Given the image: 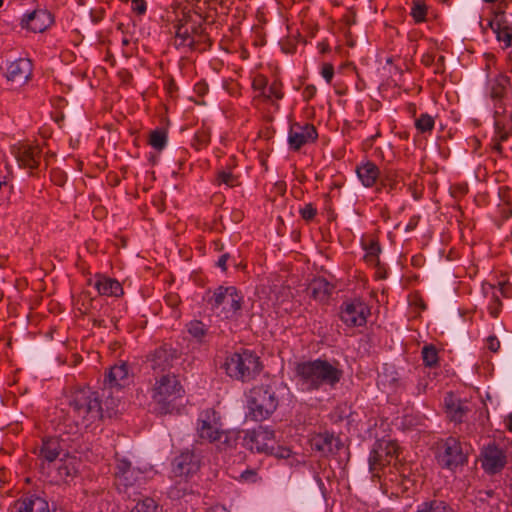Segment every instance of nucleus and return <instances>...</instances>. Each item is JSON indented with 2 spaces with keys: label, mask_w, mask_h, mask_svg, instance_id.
<instances>
[{
  "label": "nucleus",
  "mask_w": 512,
  "mask_h": 512,
  "mask_svg": "<svg viewBox=\"0 0 512 512\" xmlns=\"http://www.w3.org/2000/svg\"><path fill=\"white\" fill-rule=\"evenodd\" d=\"M439 463L449 469L462 465L466 461V455L461 444L455 438H448L444 444V450L438 456Z\"/></svg>",
  "instance_id": "2eb2a0df"
},
{
  "label": "nucleus",
  "mask_w": 512,
  "mask_h": 512,
  "mask_svg": "<svg viewBox=\"0 0 512 512\" xmlns=\"http://www.w3.org/2000/svg\"><path fill=\"white\" fill-rule=\"evenodd\" d=\"M296 375L302 390H327L339 383L343 372L338 365L317 359L299 363L296 367Z\"/></svg>",
  "instance_id": "f257e3e1"
},
{
  "label": "nucleus",
  "mask_w": 512,
  "mask_h": 512,
  "mask_svg": "<svg viewBox=\"0 0 512 512\" xmlns=\"http://www.w3.org/2000/svg\"><path fill=\"white\" fill-rule=\"evenodd\" d=\"M50 103L53 108V110L50 112V116L52 120L61 128V123L64 120V112L62 109L63 98L61 96H54L50 99Z\"/></svg>",
  "instance_id": "7c9ffc66"
},
{
  "label": "nucleus",
  "mask_w": 512,
  "mask_h": 512,
  "mask_svg": "<svg viewBox=\"0 0 512 512\" xmlns=\"http://www.w3.org/2000/svg\"><path fill=\"white\" fill-rule=\"evenodd\" d=\"M51 179L58 186L64 185V178L58 172L52 173Z\"/></svg>",
  "instance_id": "603ef678"
},
{
  "label": "nucleus",
  "mask_w": 512,
  "mask_h": 512,
  "mask_svg": "<svg viewBox=\"0 0 512 512\" xmlns=\"http://www.w3.org/2000/svg\"><path fill=\"white\" fill-rule=\"evenodd\" d=\"M54 334H59V328L57 326L50 327V329L46 332V336L50 339L54 338Z\"/></svg>",
  "instance_id": "13d9d810"
},
{
  "label": "nucleus",
  "mask_w": 512,
  "mask_h": 512,
  "mask_svg": "<svg viewBox=\"0 0 512 512\" xmlns=\"http://www.w3.org/2000/svg\"><path fill=\"white\" fill-rule=\"evenodd\" d=\"M418 224V217H412L406 226V231L413 230Z\"/></svg>",
  "instance_id": "6e6d98bb"
},
{
  "label": "nucleus",
  "mask_w": 512,
  "mask_h": 512,
  "mask_svg": "<svg viewBox=\"0 0 512 512\" xmlns=\"http://www.w3.org/2000/svg\"><path fill=\"white\" fill-rule=\"evenodd\" d=\"M267 454L274 455L277 458L286 459L289 458L291 455V450L287 447L283 446H274V443L272 444V447H270L269 452Z\"/></svg>",
  "instance_id": "c03bdc74"
},
{
  "label": "nucleus",
  "mask_w": 512,
  "mask_h": 512,
  "mask_svg": "<svg viewBox=\"0 0 512 512\" xmlns=\"http://www.w3.org/2000/svg\"><path fill=\"white\" fill-rule=\"evenodd\" d=\"M3 4H4V1L0 0V8L3 6Z\"/></svg>",
  "instance_id": "680f3d73"
},
{
  "label": "nucleus",
  "mask_w": 512,
  "mask_h": 512,
  "mask_svg": "<svg viewBox=\"0 0 512 512\" xmlns=\"http://www.w3.org/2000/svg\"><path fill=\"white\" fill-rule=\"evenodd\" d=\"M416 512H453V509L442 501H430L421 503Z\"/></svg>",
  "instance_id": "72a5a7b5"
},
{
  "label": "nucleus",
  "mask_w": 512,
  "mask_h": 512,
  "mask_svg": "<svg viewBox=\"0 0 512 512\" xmlns=\"http://www.w3.org/2000/svg\"><path fill=\"white\" fill-rule=\"evenodd\" d=\"M359 181L366 188L374 186L380 177L378 166L371 161H363L356 168Z\"/></svg>",
  "instance_id": "a878e982"
},
{
  "label": "nucleus",
  "mask_w": 512,
  "mask_h": 512,
  "mask_svg": "<svg viewBox=\"0 0 512 512\" xmlns=\"http://www.w3.org/2000/svg\"><path fill=\"white\" fill-rule=\"evenodd\" d=\"M26 366L33 371H43L53 366L52 349L46 345L33 343L24 352Z\"/></svg>",
  "instance_id": "f8f14e48"
},
{
  "label": "nucleus",
  "mask_w": 512,
  "mask_h": 512,
  "mask_svg": "<svg viewBox=\"0 0 512 512\" xmlns=\"http://www.w3.org/2000/svg\"><path fill=\"white\" fill-rule=\"evenodd\" d=\"M149 144L156 150H162L167 144V133L162 129H156L150 133Z\"/></svg>",
  "instance_id": "f704fd0d"
},
{
  "label": "nucleus",
  "mask_w": 512,
  "mask_h": 512,
  "mask_svg": "<svg viewBox=\"0 0 512 512\" xmlns=\"http://www.w3.org/2000/svg\"><path fill=\"white\" fill-rule=\"evenodd\" d=\"M14 155L20 167L34 170L40 164L41 150L38 146L20 144L15 147Z\"/></svg>",
  "instance_id": "412c9836"
},
{
  "label": "nucleus",
  "mask_w": 512,
  "mask_h": 512,
  "mask_svg": "<svg viewBox=\"0 0 512 512\" xmlns=\"http://www.w3.org/2000/svg\"><path fill=\"white\" fill-rule=\"evenodd\" d=\"M243 296L234 286H219L210 300L214 315L222 320L236 318L240 314Z\"/></svg>",
  "instance_id": "0eeeda50"
},
{
  "label": "nucleus",
  "mask_w": 512,
  "mask_h": 512,
  "mask_svg": "<svg viewBox=\"0 0 512 512\" xmlns=\"http://www.w3.org/2000/svg\"><path fill=\"white\" fill-rule=\"evenodd\" d=\"M422 358L427 366H434L438 362V353L435 347L433 346H425L422 350Z\"/></svg>",
  "instance_id": "ea45409f"
},
{
  "label": "nucleus",
  "mask_w": 512,
  "mask_h": 512,
  "mask_svg": "<svg viewBox=\"0 0 512 512\" xmlns=\"http://www.w3.org/2000/svg\"><path fill=\"white\" fill-rule=\"evenodd\" d=\"M53 22V18L47 10L36 9L23 16L21 26L27 30L40 33L45 31Z\"/></svg>",
  "instance_id": "6ab92c4d"
},
{
  "label": "nucleus",
  "mask_w": 512,
  "mask_h": 512,
  "mask_svg": "<svg viewBox=\"0 0 512 512\" xmlns=\"http://www.w3.org/2000/svg\"><path fill=\"white\" fill-rule=\"evenodd\" d=\"M274 439L275 434L271 428L259 426L245 432L243 445L251 451L267 454L274 443Z\"/></svg>",
  "instance_id": "9d476101"
},
{
  "label": "nucleus",
  "mask_w": 512,
  "mask_h": 512,
  "mask_svg": "<svg viewBox=\"0 0 512 512\" xmlns=\"http://www.w3.org/2000/svg\"><path fill=\"white\" fill-rule=\"evenodd\" d=\"M444 407L448 417L454 422H461L465 415V407L460 399L453 394H447L444 398Z\"/></svg>",
  "instance_id": "bb28decb"
},
{
  "label": "nucleus",
  "mask_w": 512,
  "mask_h": 512,
  "mask_svg": "<svg viewBox=\"0 0 512 512\" xmlns=\"http://www.w3.org/2000/svg\"><path fill=\"white\" fill-rule=\"evenodd\" d=\"M6 185H7L6 181L0 179V189L2 188V186H6Z\"/></svg>",
  "instance_id": "052dcab7"
},
{
  "label": "nucleus",
  "mask_w": 512,
  "mask_h": 512,
  "mask_svg": "<svg viewBox=\"0 0 512 512\" xmlns=\"http://www.w3.org/2000/svg\"><path fill=\"white\" fill-rule=\"evenodd\" d=\"M300 214L305 220H312L316 215V209L311 204H306L300 209Z\"/></svg>",
  "instance_id": "de8ad7c7"
},
{
  "label": "nucleus",
  "mask_w": 512,
  "mask_h": 512,
  "mask_svg": "<svg viewBox=\"0 0 512 512\" xmlns=\"http://www.w3.org/2000/svg\"><path fill=\"white\" fill-rule=\"evenodd\" d=\"M369 315V306L359 299L346 301L341 306L340 318L348 327L364 326Z\"/></svg>",
  "instance_id": "9b49d317"
},
{
  "label": "nucleus",
  "mask_w": 512,
  "mask_h": 512,
  "mask_svg": "<svg viewBox=\"0 0 512 512\" xmlns=\"http://www.w3.org/2000/svg\"><path fill=\"white\" fill-rule=\"evenodd\" d=\"M150 362L151 368L155 371L159 370L160 372H164L166 368L170 366L167 352L162 349L155 352Z\"/></svg>",
  "instance_id": "473e14b6"
},
{
  "label": "nucleus",
  "mask_w": 512,
  "mask_h": 512,
  "mask_svg": "<svg viewBox=\"0 0 512 512\" xmlns=\"http://www.w3.org/2000/svg\"><path fill=\"white\" fill-rule=\"evenodd\" d=\"M145 471L136 470L126 459H117L115 467V476L119 490H127L144 480Z\"/></svg>",
  "instance_id": "4468645a"
},
{
  "label": "nucleus",
  "mask_w": 512,
  "mask_h": 512,
  "mask_svg": "<svg viewBox=\"0 0 512 512\" xmlns=\"http://www.w3.org/2000/svg\"><path fill=\"white\" fill-rule=\"evenodd\" d=\"M130 381V372L125 363L112 366L105 376L104 384L109 388H121Z\"/></svg>",
  "instance_id": "b1692460"
},
{
  "label": "nucleus",
  "mask_w": 512,
  "mask_h": 512,
  "mask_svg": "<svg viewBox=\"0 0 512 512\" xmlns=\"http://www.w3.org/2000/svg\"><path fill=\"white\" fill-rule=\"evenodd\" d=\"M227 259H228L227 255H222L217 262V266L220 267L223 271L226 270Z\"/></svg>",
  "instance_id": "5fc2aeb1"
},
{
  "label": "nucleus",
  "mask_w": 512,
  "mask_h": 512,
  "mask_svg": "<svg viewBox=\"0 0 512 512\" xmlns=\"http://www.w3.org/2000/svg\"><path fill=\"white\" fill-rule=\"evenodd\" d=\"M69 406V415L80 429H88L103 417L98 394L89 388L75 391L71 396Z\"/></svg>",
  "instance_id": "f03ea898"
},
{
  "label": "nucleus",
  "mask_w": 512,
  "mask_h": 512,
  "mask_svg": "<svg viewBox=\"0 0 512 512\" xmlns=\"http://www.w3.org/2000/svg\"><path fill=\"white\" fill-rule=\"evenodd\" d=\"M331 285L325 279L318 278L313 280L310 285V291L312 296L320 301H323L331 292Z\"/></svg>",
  "instance_id": "cd10ccee"
},
{
  "label": "nucleus",
  "mask_w": 512,
  "mask_h": 512,
  "mask_svg": "<svg viewBox=\"0 0 512 512\" xmlns=\"http://www.w3.org/2000/svg\"><path fill=\"white\" fill-rule=\"evenodd\" d=\"M132 512H160V508L152 498H145L139 501Z\"/></svg>",
  "instance_id": "4c0bfd02"
},
{
  "label": "nucleus",
  "mask_w": 512,
  "mask_h": 512,
  "mask_svg": "<svg viewBox=\"0 0 512 512\" xmlns=\"http://www.w3.org/2000/svg\"><path fill=\"white\" fill-rule=\"evenodd\" d=\"M10 512H56L50 510L49 503L37 495H28L15 500L9 510Z\"/></svg>",
  "instance_id": "aec40b11"
},
{
  "label": "nucleus",
  "mask_w": 512,
  "mask_h": 512,
  "mask_svg": "<svg viewBox=\"0 0 512 512\" xmlns=\"http://www.w3.org/2000/svg\"><path fill=\"white\" fill-rule=\"evenodd\" d=\"M33 65L27 58H18L6 68L5 76L8 81L19 85L25 84L32 76Z\"/></svg>",
  "instance_id": "a211bd4d"
},
{
  "label": "nucleus",
  "mask_w": 512,
  "mask_h": 512,
  "mask_svg": "<svg viewBox=\"0 0 512 512\" xmlns=\"http://www.w3.org/2000/svg\"><path fill=\"white\" fill-rule=\"evenodd\" d=\"M487 347L492 352H497L500 348V341L496 336H489L487 338Z\"/></svg>",
  "instance_id": "8fccbe9b"
},
{
  "label": "nucleus",
  "mask_w": 512,
  "mask_h": 512,
  "mask_svg": "<svg viewBox=\"0 0 512 512\" xmlns=\"http://www.w3.org/2000/svg\"><path fill=\"white\" fill-rule=\"evenodd\" d=\"M511 24L512 22L509 21L508 16L502 10H497L489 21V26L493 32L511 28Z\"/></svg>",
  "instance_id": "c756f323"
},
{
  "label": "nucleus",
  "mask_w": 512,
  "mask_h": 512,
  "mask_svg": "<svg viewBox=\"0 0 512 512\" xmlns=\"http://www.w3.org/2000/svg\"><path fill=\"white\" fill-rule=\"evenodd\" d=\"M261 96L269 100H279L282 98L283 94L280 85L274 81L267 85V89H265Z\"/></svg>",
  "instance_id": "a19ab883"
},
{
  "label": "nucleus",
  "mask_w": 512,
  "mask_h": 512,
  "mask_svg": "<svg viewBox=\"0 0 512 512\" xmlns=\"http://www.w3.org/2000/svg\"><path fill=\"white\" fill-rule=\"evenodd\" d=\"M317 136L314 125L309 123H292L287 136L288 146L291 150L297 151L301 147L313 143Z\"/></svg>",
  "instance_id": "ddd939ff"
},
{
  "label": "nucleus",
  "mask_w": 512,
  "mask_h": 512,
  "mask_svg": "<svg viewBox=\"0 0 512 512\" xmlns=\"http://www.w3.org/2000/svg\"><path fill=\"white\" fill-rule=\"evenodd\" d=\"M268 80L262 76L258 75L253 80V87L256 91H258L259 95H262L265 89H267Z\"/></svg>",
  "instance_id": "a18cd8bd"
},
{
  "label": "nucleus",
  "mask_w": 512,
  "mask_h": 512,
  "mask_svg": "<svg viewBox=\"0 0 512 512\" xmlns=\"http://www.w3.org/2000/svg\"><path fill=\"white\" fill-rule=\"evenodd\" d=\"M223 367L229 377L243 382L254 379L262 369L257 354L248 349L228 355Z\"/></svg>",
  "instance_id": "423d86ee"
},
{
  "label": "nucleus",
  "mask_w": 512,
  "mask_h": 512,
  "mask_svg": "<svg viewBox=\"0 0 512 512\" xmlns=\"http://www.w3.org/2000/svg\"><path fill=\"white\" fill-rule=\"evenodd\" d=\"M506 463L503 451L495 445H488L482 452V466L488 473L499 472Z\"/></svg>",
  "instance_id": "4be33fe9"
},
{
  "label": "nucleus",
  "mask_w": 512,
  "mask_h": 512,
  "mask_svg": "<svg viewBox=\"0 0 512 512\" xmlns=\"http://www.w3.org/2000/svg\"><path fill=\"white\" fill-rule=\"evenodd\" d=\"M196 431L201 439L216 443L219 448L232 447L237 439L236 432L223 428L220 415L213 409L199 413Z\"/></svg>",
  "instance_id": "20e7f679"
},
{
  "label": "nucleus",
  "mask_w": 512,
  "mask_h": 512,
  "mask_svg": "<svg viewBox=\"0 0 512 512\" xmlns=\"http://www.w3.org/2000/svg\"><path fill=\"white\" fill-rule=\"evenodd\" d=\"M508 286L501 284L500 287H494L490 284L482 286V292L488 299L487 309L492 317H497L501 311L502 303L501 296H507Z\"/></svg>",
  "instance_id": "5701e85b"
},
{
  "label": "nucleus",
  "mask_w": 512,
  "mask_h": 512,
  "mask_svg": "<svg viewBox=\"0 0 512 512\" xmlns=\"http://www.w3.org/2000/svg\"><path fill=\"white\" fill-rule=\"evenodd\" d=\"M240 479L244 482H255L256 481V473L253 470H245L241 473Z\"/></svg>",
  "instance_id": "3c124183"
},
{
  "label": "nucleus",
  "mask_w": 512,
  "mask_h": 512,
  "mask_svg": "<svg viewBox=\"0 0 512 512\" xmlns=\"http://www.w3.org/2000/svg\"><path fill=\"white\" fill-rule=\"evenodd\" d=\"M380 246L377 242H370L365 247V255L364 259L365 261L370 265H376L379 262V254H380Z\"/></svg>",
  "instance_id": "c9c22d12"
},
{
  "label": "nucleus",
  "mask_w": 512,
  "mask_h": 512,
  "mask_svg": "<svg viewBox=\"0 0 512 512\" xmlns=\"http://www.w3.org/2000/svg\"><path fill=\"white\" fill-rule=\"evenodd\" d=\"M333 437L326 434H318L311 438L310 445L312 450L326 454L331 451Z\"/></svg>",
  "instance_id": "c85d7f7f"
},
{
  "label": "nucleus",
  "mask_w": 512,
  "mask_h": 512,
  "mask_svg": "<svg viewBox=\"0 0 512 512\" xmlns=\"http://www.w3.org/2000/svg\"><path fill=\"white\" fill-rule=\"evenodd\" d=\"M68 454L66 453V456H65V459H66V462L68 461Z\"/></svg>",
  "instance_id": "e2e57ef3"
},
{
  "label": "nucleus",
  "mask_w": 512,
  "mask_h": 512,
  "mask_svg": "<svg viewBox=\"0 0 512 512\" xmlns=\"http://www.w3.org/2000/svg\"><path fill=\"white\" fill-rule=\"evenodd\" d=\"M131 9L139 15H143L147 10L146 2L144 0H132Z\"/></svg>",
  "instance_id": "49530a36"
},
{
  "label": "nucleus",
  "mask_w": 512,
  "mask_h": 512,
  "mask_svg": "<svg viewBox=\"0 0 512 512\" xmlns=\"http://www.w3.org/2000/svg\"><path fill=\"white\" fill-rule=\"evenodd\" d=\"M399 457V445L392 440H380L369 456V466L373 473L386 465L396 464Z\"/></svg>",
  "instance_id": "1a4fd4ad"
},
{
  "label": "nucleus",
  "mask_w": 512,
  "mask_h": 512,
  "mask_svg": "<svg viewBox=\"0 0 512 512\" xmlns=\"http://www.w3.org/2000/svg\"><path fill=\"white\" fill-rule=\"evenodd\" d=\"M426 6L421 2H415L411 8V15L416 22H422L426 17Z\"/></svg>",
  "instance_id": "79ce46f5"
},
{
  "label": "nucleus",
  "mask_w": 512,
  "mask_h": 512,
  "mask_svg": "<svg viewBox=\"0 0 512 512\" xmlns=\"http://www.w3.org/2000/svg\"><path fill=\"white\" fill-rule=\"evenodd\" d=\"M434 124V118L427 113L421 114L415 121V126L421 133L431 132L434 128Z\"/></svg>",
  "instance_id": "e433bc0d"
},
{
  "label": "nucleus",
  "mask_w": 512,
  "mask_h": 512,
  "mask_svg": "<svg viewBox=\"0 0 512 512\" xmlns=\"http://www.w3.org/2000/svg\"><path fill=\"white\" fill-rule=\"evenodd\" d=\"M321 75L325 79V81L329 84L334 75L333 66L330 64H324L321 70Z\"/></svg>",
  "instance_id": "09e8293b"
},
{
  "label": "nucleus",
  "mask_w": 512,
  "mask_h": 512,
  "mask_svg": "<svg viewBox=\"0 0 512 512\" xmlns=\"http://www.w3.org/2000/svg\"><path fill=\"white\" fill-rule=\"evenodd\" d=\"M219 184H224L227 187H233L236 184V178L230 171H221L217 178Z\"/></svg>",
  "instance_id": "37998d69"
},
{
  "label": "nucleus",
  "mask_w": 512,
  "mask_h": 512,
  "mask_svg": "<svg viewBox=\"0 0 512 512\" xmlns=\"http://www.w3.org/2000/svg\"><path fill=\"white\" fill-rule=\"evenodd\" d=\"M504 425L510 432H512V412L505 417Z\"/></svg>",
  "instance_id": "4d7b16f0"
},
{
  "label": "nucleus",
  "mask_w": 512,
  "mask_h": 512,
  "mask_svg": "<svg viewBox=\"0 0 512 512\" xmlns=\"http://www.w3.org/2000/svg\"><path fill=\"white\" fill-rule=\"evenodd\" d=\"M183 389L173 374H163L156 378L151 390L155 409L161 414L173 413L183 397Z\"/></svg>",
  "instance_id": "39448f33"
},
{
  "label": "nucleus",
  "mask_w": 512,
  "mask_h": 512,
  "mask_svg": "<svg viewBox=\"0 0 512 512\" xmlns=\"http://www.w3.org/2000/svg\"><path fill=\"white\" fill-rule=\"evenodd\" d=\"M186 327L188 334L198 342H201L207 333V326L198 320L190 321Z\"/></svg>",
  "instance_id": "2f4dec72"
},
{
  "label": "nucleus",
  "mask_w": 512,
  "mask_h": 512,
  "mask_svg": "<svg viewBox=\"0 0 512 512\" xmlns=\"http://www.w3.org/2000/svg\"><path fill=\"white\" fill-rule=\"evenodd\" d=\"M91 285L97 290L100 295L118 297L123 294L121 284L113 278L105 275H97L92 281Z\"/></svg>",
  "instance_id": "393cba45"
},
{
  "label": "nucleus",
  "mask_w": 512,
  "mask_h": 512,
  "mask_svg": "<svg viewBox=\"0 0 512 512\" xmlns=\"http://www.w3.org/2000/svg\"><path fill=\"white\" fill-rule=\"evenodd\" d=\"M63 451L61 435L46 436L42 438V445L39 451V459L42 467L50 468L56 462L59 455Z\"/></svg>",
  "instance_id": "dca6fc26"
},
{
  "label": "nucleus",
  "mask_w": 512,
  "mask_h": 512,
  "mask_svg": "<svg viewBox=\"0 0 512 512\" xmlns=\"http://www.w3.org/2000/svg\"><path fill=\"white\" fill-rule=\"evenodd\" d=\"M56 360L58 361V363H59L60 365L64 364V361H62V360H61V356H60V355H58V356L56 357Z\"/></svg>",
  "instance_id": "bf43d9fd"
},
{
  "label": "nucleus",
  "mask_w": 512,
  "mask_h": 512,
  "mask_svg": "<svg viewBox=\"0 0 512 512\" xmlns=\"http://www.w3.org/2000/svg\"><path fill=\"white\" fill-rule=\"evenodd\" d=\"M497 82H498L499 86L501 87L502 91H504L506 89V87L510 84L508 77L503 76V75L497 79Z\"/></svg>",
  "instance_id": "864d4df0"
},
{
  "label": "nucleus",
  "mask_w": 512,
  "mask_h": 512,
  "mask_svg": "<svg viewBox=\"0 0 512 512\" xmlns=\"http://www.w3.org/2000/svg\"><path fill=\"white\" fill-rule=\"evenodd\" d=\"M200 467V461L193 452H182L173 462L172 472L175 477L189 478L197 473Z\"/></svg>",
  "instance_id": "f3484780"
},
{
  "label": "nucleus",
  "mask_w": 512,
  "mask_h": 512,
  "mask_svg": "<svg viewBox=\"0 0 512 512\" xmlns=\"http://www.w3.org/2000/svg\"><path fill=\"white\" fill-rule=\"evenodd\" d=\"M285 389L275 383L253 387L247 395L249 415L256 421L269 418L279 405L280 390Z\"/></svg>",
  "instance_id": "7ed1b4c3"
},
{
  "label": "nucleus",
  "mask_w": 512,
  "mask_h": 512,
  "mask_svg": "<svg viewBox=\"0 0 512 512\" xmlns=\"http://www.w3.org/2000/svg\"><path fill=\"white\" fill-rule=\"evenodd\" d=\"M503 49H512V28L493 32Z\"/></svg>",
  "instance_id": "58836bf2"
},
{
  "label": "nucleus",
  "mask_w": 512,
  "mask_h": 512,
  "mask_svg": "<svg viewBox=\"0 0 512 512\" xmlns=\"http://www.w3.org/2000/svg\"><path fill=\"white\" fill-rule=\"evenodd\" d=\"M175 29V45L191 47L201 32L200 16L190 11H182V18L177 20Z\"/></svg>",
  "instance_id": "6e6552de"
}]
</instances>
